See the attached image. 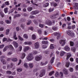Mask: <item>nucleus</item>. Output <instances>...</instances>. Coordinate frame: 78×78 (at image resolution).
Returning a JSON list of instances; mask_svg holds the SVG:
<instances>
[{
    "mask_svg": "<svg viewBox=\"0 0 78 78\" xmlns=\"http://www.w3.org/2000/svg\"><path fill=\"white\" fill-rule=\"evenodd\" d=\"M69 65H70L69 63H67L66 64V67H69Z\"/></svg>",
    "mask_w": 78,
    "mask_h": 78,
    "instance_id": "obj_58",
    "label": "nucleus"
},
{
    "mask_svg": "<svg viewBox=\"0 0 78 78\" xmlns=\"http://www.w3.org/2000/svg\"><path fill=\"white\" fill-rule=\"evenodd\" d=\"M28 22L27 23V25H30V24L31 23V20H28Z\"/></svg>",
    "mask_w": 78,
    "mask_h": 78,
    "instance_id": "obj_51",
    "label": "nucleus"
},
{
    "mask_svg": "<svg viewBox=\"0 0 78 78\" xmlns=\"http://www.w3.org/2000/svg\"><path fill=\"white\" fill-rule=\"evenodd\" d=\"M8 48H10L11 50H13L14 48H13V47L11 45H10L9 46H8Z\"/></svg>",
    "mask_w": 78,
    "mask_h": 78,
    "instance_id": "obj_42",
    "label": "nucleus"
},
{
    "mask_svg": "<svg viewBox=\"0 0 78 78\" xmlns=\"http://www.w3.org/2000/svg\"><path fill=\"white\" fill-rule=\"evenodd\" d=\"M38 32L39 34H42V31H41V30H39Z\"/></svg>",
    "mask_w": 78,
    "mask_h": 78,
    "instance_id": "obj_61",
    "label": "nucleus"
},
{
    "mask_svg": "<svg viewBox=\"0 0 78 78\" xmlns=\"http://www.w3.org/2000/svg\"><path fill=\"white\" fill-rule=\"evenodd\" d=\"M24 44H25V45H31V44H32V43L30 41L28 42H24Z\"/></svg>",
    "mask_w": 78,
    "mask_h": 78,
    "instance_id": "obj_21",
    "label": "nucleus"
},
{
    "mask_svg": "<svg viewBox=\"0 0 78 78\" xmlns=\"http://www.w3.org/2000/svg\"><path fill=\"white\" fill-rule=\"evenodd\" d=\"M9 33V29H7L6 30V35H8Z\"/></svg>",
    "mask_w": 78,
    "mask_h": 78,
    "instance_id": "obj_41",
    "label": "nucleus"
},
{
    "mask_svg": "<svg viewBox=\"0 0 78 78\" xmlns=\"http://www.w3.org/2000/svg\"><path fill=\"white\" fill-rule=\"evenodd\" d=\"M54 34L55 36H57V39H59V37H60L61 36V35H60L59 33H58V32L55 33H54Z\"/></svg>",
    "mask_w": 78,
    "mask_h": 78,
    "instance_id": "obj_6",
    "label": "nucleus"
},
{
    "mask_svg": "<svg viewBox=\"0 0 78 78\" xmlns=\"http://www.w3.org/2000/svg\"><path fill=\"white\" fill-rule=\"evenodd\" d=\"M25 21H26V20L24 18H22L20 20V22H25Z\"/></svg>",
    "mask_w": 78,
    "mask_h": 78,
    "instance_id": "obj_28",
    "label": "nucleus"
},
{
    "mask_svg": "<svg viewBox=\"0 0 78 78\" xmlns=\"http://www.w3.org/2000/svg\"><path fill=\"white\" fill-rule=\"evenodd\" d=\"M8 9L7 8H5L4 9V11L5 13V14L7 13V12H8Z\"/></svg>",
    "mask_w": 78,
    "mask_h": 78,
    "instance_id": "obj_32",
    "label": "nucleus"
},
{
    "mask_svg": "<svg viewBox=\"0 0 78 78\" xmlns=\"http://www.w3.org/2000/svg\"><path fill=\"white\" fill-rule=\"evenodd\" d=\"M7 41V38H4L3 39V42H5V41Z\"/></svg>",
    "mask_w": 78,
    "mask_h": 78,
    "instance_id": "obj_59",
    "label": "nucleus"
},
{
    "mask_svg": "<svg viewBox=\"0 0 78 78\" xmlns=\"http://www.w3.org/2000/svg\"><path fill=\"white\" fill-rule=\"evenodd\" d=\"M59 43L62 44V46H64L66 44V41L65 40H61L59 41Z\"/></svg>",
    "mask_w": 78,
    "mask_h": 78,
    "instance_id": "obj_4",
    "label": "nucleus"
},
{
    "mask_svg": "<svg viewBox=\"0 0 78 78\" xmlns=\"http://www.w3.org/2000/svg\"><path fill=\"white\" fill-rule=\"evenodd\" d=\"M6 73L7 74H8V75H11V74H12L11 71H7L6 72Z\"/></svg>",
    "mask_w": 78,
    "mask_h": 78,
    "instance_id": "obj_43",
    "label": "nucleus"
},
{
    "mask_svg": "<svg viewBox=\"0 0 78 78\" xmlns=\"http://www.w3.org/2000/svg\"><path fill=\"white\" fill-rule=\"evenodd\" d=\"M33 53L34 55H36L37 53V52L36 51H33Z\"/></svg>",
    "mask_w": 78,
    "mask_h": 78,
    "instance_id": "obj_56",
    "label": "nucleus"
},
{
    "mask_svg": "<svg viewBox=\"0 0 78 78\" xmlns=\"http://www.w3.org/2000/svg\"><path fill=\"white\" fill-rule=\"evenodd\" d=\"M32 38L33 40H35L36 39V35L35 34H34L32 36Z\"/></svg>",
    "mask_w": 78,
    "mask_h": 78,
    "instance_id": "obj_24",
    "label": "nucleus"
},
{
    "mask_svg": "<svg viewBox=\"0 0 78 78\" xmlns=\"http://www.w3.org/2000/svg\"><path fill=\"white\" fill-rule=\"evenodd\" d=\"M39 26L40 27H41V28H43L44 26L43 24H40L39 25Z\"/></svg>",
    "mask_w": 78,
    "mask_h": 78,
    "instance_id": "obj_52",
    "label": "nucleus"
},
{
    "mask_svg": "<svg viewBox=\"0 0 78 78\" xmlns=\"http://www.w3.org/2000/svg\"><path fill=\"white\" fill-rule=\"evenodd\" d=\"M72 28L73 30V29H75V25H73L72 26Z\"/></svg>",
    "mask_w": 78,
    "mask_h": 78,
    "instance_id": "obj_55",
    "label": "nucleus"
},
{
    "mask_svg": "<svg viewBox=\"0 0 78 78\" xmlns=\"http://www.w3.org/2000/svg\"><path fill=\"white\" fill-rule=\"evenodd\" d=\"M50 48L51 49H54L55 48V47L54 46V45H53V44H51L50 46Z\"/></svg>",
    "mask_w": 78,
    "mask_h": 78,
    "instance_id": "obj_33",
    "label": "nucleus"
},
{
    "mask_svg": "<svg viewBox=\"0 0 78 78\" xmlns=\"http://www.w3.org/2000/svg\"><path fill=\"white\" fill-rule=\"evenodd\" d=\"M6 5H5V4H2V5L1 6L2 8H5Z\"/></svg>",
    "mask_w": 78,
    "mask_h": 78,
    "instance_id": "obj_62",
    "label": "nucleus"
},
{
    "mask_svg": "<svg viewBox=\"0 0 78 78\" xmlns=\"http://www.w3.org/2000/svg\"><path fill=\"white\" fill-rule=\"evenodd\" d=\"M5 22H6V23H7V24H10V23H11V21L8 20H6Z\"/></svg>",
    "mask_w": 78,
    "mask_h": 78,
    "instance_id": "obj_27",
    "label": "nucleus"
},
{
    "mask_svg": "<svg viewBox=\"0 0 78 78\" xmlns=\"http://www.w3.org/2000/svg\"><path fill=\"white\" fill-rule=\"evenodd\" d=\"M55 73V72L54 71H52L50 73H49V75L50 76H51L52 75V74H53Z\"/></svg>",
    "mask_w": 78,
    "mask_h": 78,
    "instance_id": "obj_45",
    "label": "nucleus"
},
{
    "mask_svg": "<svg viewBox=\"0 0 78 78\" xmlns=\"http://www.w3.org/2000/svg\"><path fill=\"white\" fill-rule=\"evenodd\" d=\"M69 60L71 62H73L74 61V59L73 58H70Z\"/></svg>",
    "mask_w": 78,
    "mask_h": 78,
    "instance_id": "obj_57",
    "label": "nucleus"
},
{
    "mask_svg": "<svg viewBox=\"0 0 78 78\" xmlns=\"http://www.w3.org/2000/svg\"><path fill=\"white\" fill-rule=\"evenodd\" d=\"M13 44L15 48H17L18 47L19 44H18V43H17L15 41H13Z\"/></svg>",
    "mask_w": 78,
    "mask_h": 78,
    "instance_id": "obj_13",
    "label": "nucleus"
},
{
    "mask_svg": "<svg viewBox=\"0 0 78 78\" xmlns=\"http://www.w3.org/2000/svg\"><path fill=\"white\" fill-rule=\"evenodd\" d=\"M27 9H28V11H31V10H32V9H33V8L31 7H28L27 8Z\"/></svg>",
    "mask_w": 78,
    "mask_h": 78,
    "instance_id": "obj_44",
    "label": "nucleus"
},
{
    "mask_svg": "<svg viewBox=\"0 0 78 78\" xmlns=\"http://www.w3.org/2000/svg\"><path fill=\"white\" fill-rule=\"evenodd\" d=\"M70 45L71 46H73L74 45V42H73V41H71L70 42Z\"/></svg>",
    "mask_w": 78,
    "mask_h": 78,
    "instance_id": "obj_39",
    "label": "nucleus"
},
{
    "mask_svg": "<svg viewBox=\"0 0 78 78\" xmlns=\"http://www.w3.org/2000/svg\"><path fill=\"white\" fill-rule=\"evenodd\" d=\"M8 46H5V48L3 49L4 51H6V50L8 49Z\"/></svg>",
    "mask_w": 78,
    "mask_h": 78,
    "instance_id": "obj_35",
    "label": "nucleus"
},
{
    "mask_svg": "<svg viewBox=\"0 0 78 78\" xmlns=\"http://www.w3.org/2000/svg\"><path fill=\"white\" fill-rule=\"evenodd\" d=\"M13 66V64H12V63H11L10 66L9 65H8L7 66V68L8 69H9L12 68Z\"/></svg>",
    "mask_w": 78,
    "mask_h": 78,
    "instance_id": "obj_14",
    "label": "nucleus"
},
{
    "mask_svg": "<svg viewBox=\"0 0 78 78\" xmlns=\"http://www.w3.org/2000/svg\"><path fill=\"white\" fill-rule=\"evenodd\" d=\"M22 55L21 57V59H23L25 57V54L24 53V52H23L22 53Z\"/></svg>",
    "mask_w": 78,
    "mask_h": 78,
    "instance_id": "obj_31",
    "label": "nucleus"
},
{
    "mask_svg": "<svg viewBox=\"0 0 78 78\" xmlns=\"http://www.w3.org/2000/svg\"><path fill=\"white\" fill-rule=\"evenodd\" d=\"M29 28L30 30H33V27H29Z\"/></svg>",
    "mask_w": 78,
    "mask_h": 78,
    "instance_id": "obj_63",
    "label": "nucleus"
},
{
    "mask_svg": "<svg viewBox=\"0 0 78 78\" xmlns=\"http://www.w3.org/2000/svg\"><path fill=\"white\" fill-rule=\"evenodd\" d=\"M65 50L67 51H69L70 50V48L69 46H66L65 47Z\"/></svg>",
    "mask_w": 78,
    "mask_h": 78,
    "instance_id": "obj_16",
    "label": "nucleus"
},
{
    "mask_svg": "<svg viewBox=\"0 0 78 78\" xmlns=\"http://www.w3.org/2000/svg\"><path fill=\"white\" fill-rule=\"evenodd\" d=\"M34 22L35 23V24H36V25H37V24H38V23L37 22L36 20H34Z\"/></svg>",
    "mask_w": 78,
    "mask_h": 78,
    "instance_id": "obj_54",
    "label": "nucleus"
},
{
    "mask_svg": "<svg viewBox=\"0 0 78 78\" xmlns=\"http://www.w3.org/2000/svg\"><path fill=\"white\" fill-rule=\"evenodd\" d=\"M47 25H52V22L50 20H48L46 23Z\"/></svg>",
    "mask_w": 78,
    "mask_h": 78,
    "instance_id": "obj_10",
    "label": "nucleus"
},
{
    "mask_svg": "<svg viewBox=\"0 0 78 78\" xmlns=\"http://www.w3.org/2000/svg\"><path fill=\"white\" fill-rule=\"evenodd\" d=\"M60 75L61 76V78H63V76H64V74L62 72H60Z\"/></svg>",
    "mask_w": 78,
    "mask_h": 78,
    "instance_id": "obj_40",
    "label": "nucleus"
},
{
    "mask_svg": "<svg viewBox=\"0 0 78 78\" xmlns=\"http://www.w3.org/2000/svg\"><path fill=\"white\" fill-rule=\"evenodd\" d=\"M39 12V10H35L32 11L31 14L32 15H34V14H38Z\"/></svg>",
    "mask_w": 78,
    "mask_h": 78,
    "instance_id": "obj_9",
    "label": "nucleus"
},
{
    "mask_svg": "<svg viewBox=\"0 0 78 78\" xmlns=\"http://www.w3.org/2000/svg\"><path fill=\"white\" fill-rule=\"evenodd\" d=\"M23 37L25 39H28V35L26 34H24Z\"/></svg>",
    "mask_w": 78,
    "mask_h": 78,
    "instance_id": "obj_36",
    "label": "nucleus"
},
{
    "mask_svg": "<svg viewBox=\"0 0 78 78\" xmlns=\"http://www.w3.org/2000/svg\"><path fill=\"white\" fill-rule=\"evenodd\" d=\"M5 5H9V2H8L7 1L5 2Z\"/></svg>",
    "mask_w": 78,
    "mask_h": 78,
    "instance_id": "obj_53",
    "label": "nucleus"
},
{
    "mask_svg": "<svg viewBox=\"0 0 78 78\" xmlns=\"http://www.w3.org/2000/svg\"><path fill=\"white\" fill-rule=\"evenodd\" d=\"M22 49V47L21 46H20L18 48L17 50V51H21Z\"/></svg>",
    "mask_w": 78,
    "mask_h": 78,
    "instance_id": "obj_20",
    "label": "nucleus"
},
{
    "mask_svg": "<svg viewBox=\"0 0 78 78\" xmlns=\"http://www.w3.org/2000/svg\"><path fill=\"white\" fill-rule=\"evenodd\" d=\"M53 10H54V8H51L49 9L48 11L49 12H52V11H53Z\"/></svg>",
    "mask_w": 78,
    "mask_h": 78,
    "instance_id": "obj_25",
    "label": "nucleus"
},
{
    "mask_svg": "<svg viewBox=\"0 0 78 78\" xmlns=\"http://www.w3.org/2000/svg\"><path fill=\"white\" fill-rule=\"evenodd\" d=\"M29 48H30L28 46L24 48V49L23 50V51L24 52H26L27 50H29Z\"/></svg>",
    "mask_w": 78,
    "mask_h": 78,
    "instance_id": "obj_18",
    "label": "nucleus"
},
{
    "mask_svg": "<svg viewBox=\"0 0 78 78\" xmlns=\"http://www.w3.org/2000/svg\"><path fill=\"white\" fill-rule=\"evenodd\" d=\"M13 37L15 39V40H17L18 38L16 37V33L14 32V34L13 35Z\"/></svg>",
    "mask_w": 78,
    "mask_h": 78,
    "instance_id": "obj_19",
    "label": "nucleus"
},
{
    "mask_svg": "<svg viewBox=\"0 0 78 78\" xmlns=\"http://www.w3.org/2000/svg\"><path fill=\"white\" fill-rule=\"evenodd\" d=\"M42 55H40L38 56L35 57V59L36 61H40L42 59Z\"/></svg>",
    "mask_w": 78,
    "mask_h": 78,
    "instance_id": "obj_5",
    "label": "nucleus"
},
{
    "mask_svg": "<svg viewBox=\"0 0 78 78\" xmlns=\"http://www.w3.org/2000/svg\"><path fill=\"white\" fill-rule=\"evenodd\" d=\"M57 15H58V13H56V15H51L50 16V17L51 19H56V18L57 17L56 16H57Z\"/></svg>",
    "mask_w": 78,
    "mask_h": 78,
    "instance_id": "obj_8",
    "label": "nucleus"
},
{
    "mask_svg": "<svg viewBox=\"0 0 78 78\" xmlns=\"http://www.w3.org/2000/svg\"><path fill=\"white\" fill-rule=\"evenodd\" d=\"M20 16V14H16V15H15L14 17V19H16V17H19Z\"/></svg>",
    "mask_w": 78,
    "mask_h": 78,
    "instance_id": "obj_22",
    "label": "nucleus"
},
{
    "mask_svg": "<svg viewBox=\"0 0 78 78\" xmlns=\"http://www.w3.org/2000/svg\"><path fill=\"white\" fill-rule=\"evenodd\" d=\"M12 61H14V62H17V59L16 58H14L12 59Z\"/></svg>",
    "mask_w": 78,
    "mask_h": 78,
    "instance_id": "obj_48",
    "label": "nucleus"
},
{
    "mask_svg": "<svg viewBox=\"0 0 78 78\" xmlns=\"http://www.w3.org/2000/svg\"><path fill=\"white\" fill-rule=\"evenodd\" d=\"M0 14H1L2 17H4V16H5L4 13L2 11L0 12Z\"/></svg>",
    "mask_w": 78,
    "mask_h": 78,
    "instance_id": "obj_34",
    "label": "nucleus"
},
{
    "mask_svg": "<svg viewBox=\"0 0 78 78\" xmlns=\"http://www.w3.org/2000/svg\"><path fill=\"white\" fill-rule=\"evenodd\" d=\"M27 59L28 61H32L34 59V57L33 56L32 54H30L28 55V56L27 58Z\"/></svg>",
    "mask_w": 78,
    "mask_h": 78,
    "instance_id": "obj_1",
    "label": "nucleus"
},
{
    "mask_svg": "<svg viewBox=\"0 0 78 78\" xmlns=\"http://www.w3.org/2000/svg\"><path fill=\"white\" fill-rule=\"evenodd\" d=\"M67 34L68 35H69V36H71V37L74 36V33L72 32L70 30H68L67 31Z\"/></svg>",
    "mask_w": 78,
    "mask_h": 78,
    "instance_id": "obj_2",
    "label": "nucleus"
},
{
    "mask_svg": "<svg viewBox=\"0 0 78 78\" xmlns=\"http://www.w3.org/2000/svg\"><path fill=\"white\" fill-rule=\"evenodd\" d=\"M24 67L26 68H28V64H27V63H24Z\"/></svg>",
    "mask_w": 78,
    "mask_h": 78,
    "instance_id": "obj_47",
    "label": "nucleus"
},
{
    "mask_svg": "<svg viewBox=\"0 0 78 78\" xmlns=\"http://www.w3.org/2000/svg\"><path fill=\"white\" fill-rule=\"evenodd\" d=\"M55 76L56 77H58V76H59V73H58V72L56 73L55 74Z\"/></svg>",
    "mask_w": 78,
    "mask_h": 78,
    "instance_id": "obj_50",
    "label": "nucleus"
},
{
    "mask_svg": "<svg viewBox=\"0 0 78 78\" xmlns=\"http://www.w3.org/2000/svg\"><path fill=\"white\" fill-rule=\"evenodd\" d=\"M67 57L66 58V60H68L69 58L71 56V54L70 53H67Z\"/></svg>",
    "mask_w": 78,
    "mask_h": 78,
    "instance_id": "obj_17",
    "label": "nucleus"
},
{
    "mask_svg": "<svg viewBox=\"0 0 78 78\" xmlns=\"http://www.w3.org/2000/svg\"><path fill=\"white\" fill-rule=\"evenodd\" d=\"M17 70L18 72H21V71L22 70V68H20L17 69Z\"/></svg>",
    "mask_w": 78,
    "mask_h": 78,
    "instance_id": "obj_49",
    "label": "nucleus"
},
{
    "mask_svg": "<svg viewBox=\"0 0 78 78\" xmlns=\"http://www.w3.org/2000/svg\"><path fill=\"white\" fill-rule=\"evenodd\" d=\"M55 59V57H53L51 60V64L53 63V62H54V60Z\"/></svg>",
    "mask_w": 78,
    "mask_h": 78,
    "instance_id": "obj_29",
    "label": "nucleus"
},
{
    "mask_svg": "<svg viewBox=\"0 0 78 78\" xmlns=\"http://www.w3.org/2000/svg\"><path fill=\"white\" fill-rule=\"evenodd\" d=\"M49 6V3L48 2L46 3L44 5V8H46L47 7V6Z\"/></svg>",
    "mask_w": 78,
    "mask_h": 78,
    "instance_id": "obj_26",
    "label": "nucleus"
},
{
    "mask_svg": "<svg viewBox=\"0 0 78 78\" xmlns=\"http://www.w3.org/2000/svg\"><path fill=\"white\" fill-rule=\"evenodd\" d=\"M52 30L54 31H56L58 30V28L56 27H52Z\"/></svg>",
    "mask_w": 78,
    "mask_h": 78,
    "instance_id": "obj_37",
    "label": "nucleus"
},
{
    "mask_svg": "<svg viewBox=\"0 0 78 78\" xmlns=\"http://www.w3.org/2000/svg\"><path fill=\"white\" fill-rule=\"evenodd\" d=\"M64 54H66V52L63 51L61 52L60 53V56H63Z\"/></svg>",
    "mask_w": 78,
    "mask_h": 78,
    "instance_id": "obj_46",
    "label": "nucleus"
},
{
    "mask_svg": "<svg viewBox=\"0 0 78 78\" xmlns=\"http://www.w3.org/2000/svg\"><path fill=\"white\" fill-rule=\"evenodd\" d=\"M5 45L4 44H2L0 45V48H2L3 47H4Z\"/></svg>",
    "mask_w": 78,
    "mask_h": 78,
    "instance_id": "obj_64",
    "label": "nucleus"
},
{
    "mask_svg": "<svg viewBox=\"0 0 78 78\" xmlns=\"http://www.w3.org/2000/svg\"><path fill=\"white\" fill-rule=\"evenodd\" d=\"M29 66L30 69H32V68H33V63H30L29 64Z\"/></svg>",
    "mask_w": 78,
    "mask_h": 78,
    "instance_id": "obj_38",
    "label": "nucleus"
},
{
    "mask_svg": "<svg viewBox=\"0 0 78 78\" xmlns=\"http://www.w3.org/2000/svg\"><path fill=\"white\" fill-rule=\"evenodd\" d=\"M18 39L20 40V41H23L24 39L23 38H22L19 35L18 36Z\"/></svg>",
    "mask_w": 78,
    "mask_h": 78,
    "instance_id": "obj_30",
    "label": "nucleus"
},
{
    "mask_svg": "<svg viewBox=\"0 0 78 78\" xmlns=\"http://www.w3.org/2000/svg\"><path fill=\"white\" fill-rule=\"evenodd\" d=\"M42 43L43 44H46V45H47L48 44V41H42Z\"/></svg>",
    "mask_w": 78,
    "mask_h": 78,
    "instance_id": "obj_23",
    "label": "nucleus"
},
{
    "mask_svg": "<svg viewBox=\"0 0 78 78\" xmlns=\"http://www.w3.org/2000/svg\"><path fill=\"white\" fill-rule=\"evenodd\" d=\"M74 9H76L77 10H78V3L77 2L74 3V5L73 7Z\"/></svg>",
    "mask_w": 78,
    "mask_h": 78,
    "instance_id": "obj_7",
    "label": "nucleus"
},
{
    "mask_svg": "<svg viewBox=\"0 0 78 78\" xmlns=\"http://www.w3.org/2000/svg\"><path fill=\"white\" fill-rule=\"evenodd\" d=\"M1 61L3 63V64L5 65L6 64V61L3 58L1 59Z\"/></svg>",
    "mask_w": 78,
    "mask_h": 78,
    "instance_id": "obj_15",
    "label": "nucleus"
},
{
    "mask_svg": "<svg viewBox=\"0 0 78 78\" xmlns=\"http://www.w3.org/2000/svg\"><path fill=\"white\" fill-rule=\"evenodd\" d=\"M34 46L36 48H38L39 47V43L38 42H37L35 43Z\"/></svg>",
    "mask_w": 78,
    "mask_h": 78,
    "instance_id": "obj_12",
    "label": "nucleus"
},
{
    "mask_svg": "<svg viewBox=\"0 0 78 78\" xmlns=\"http://www.w3.org/2000/svg\"><path fill=\"white\" fill-rule=\"evenodd\" d=\"M42 47L43 48H46L47 47V46L46 45H43L42 46Z\"/></svg>",
    "mask_w": 78,
    "mask_h": 78,
    "instance_id": "obj_60",
    "label": "nucleus"
},
{
    "mask_svg": "<svg viewBox=\"0 0 78 78\" xmlns=\"http://www.w3.org/2000/svg\"><path fill=\"white\" fill-rule=\"evenodd\" d=\"M63 72L65 75H68L69 73L68 71L65 69H63Z\"/></svg>",
    "mask_w": 78,
    "mask_h": 78,
    "instance_id": "obj_11",
    "label": "nucleus"
},
{
    "mask_svg": "<svg viewBox=\"0 0 78 78\" xmlns=\"http://www.w3.org/2000/svg\"><path fill=\"white\" fill-rule=\"evenodd\" d=\"M45 73V71L44 69L42 70L40 72V74L39 75L40 77H42Z\"/></svg>",
    "mask_w": 78,
    "mask_h": 78,
    "instance_id": "obj_3",
    "label": "nucleus"
}]
</instances>
